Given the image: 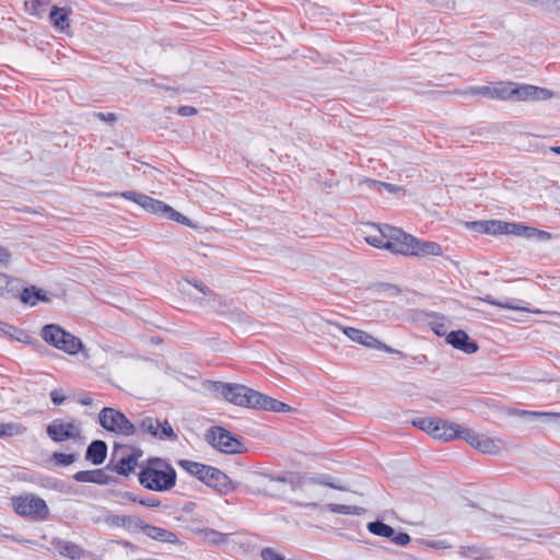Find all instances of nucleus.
I'll return each instance as SVG.
<instances>
[{
    "label": "nucleus",
    "mask_w": 560,
    "mask_h": 560,
    "mask_svg": "<svg viewBox=\"0 0 560 560\" xmlns=\"http://www.w3.org/2000/svg\"><path fill=\"white\" fill-rule=\"evenodd\" d=\"M368 529L376 536L386 537V538H390L395 534V530L392 526H389L385 523L378 522V521L370 522L368 524Z\"/></svg>",
    "instance_id": "obj_33"
},
{
    "label": "nucleus",
    "mask_w": 560,
    "mask_h": 560,
    "mask_svg": "<svg viewBox=\"0 0 560 560\" xmlns=\"http://www.w3.org/2000/svg\"><path fill=\"white\" fill-rule=\"evenodd\" d=\"M50 0H26L24 5L26 11L35 16H43L49 5Z\"/></svg>",
    "instance_id": "obj_28"
},
{
    "label": "nucleus",
    "mask_w": 560,
    "mask_h": 560,
    "mask_svg": "<svg viewBox=\"0 0 560 560\" xmlns=\"http://www.w3.org/2000/svg\"><path fill=\"white\" fill-rule=\"evenodd\" d=\"M177 113L180 115V116H195L197 114V108H195L194 106H180L178 109H177Z\"/></svg>",
    "instance_id": "obj_48"
},
{
    "label": "nucleus",
    "mask_w": 560,
    "mask_h": 560,
    "mask_svg": "<svg viewBox=\"0 0 560 560\" xmlns=\"http://www.w3.org/2000/svg\"><path fill=\"white\" fill-rule=\"evenodd\" d=\"M97 117L101 120L114 122L116 120V115L114 113H97Z\"/></svg>",
    "instance_id": "obj_50"
},
{
    "label": "nucleus",
    "mask_w": 560,
    "mask_h": 560,
    "mask_svg": "<svg viewBox=\"0 0 560 560\" xmlns=\"http://www.w3.org/2000/svg\"><path fill=\"white\" fill-rule=\"evenodd\" d=\"M14 512L32 521H45L49 516V508L45 500L34 493H25L11 498Z\"/></svg>",
    "instance_id": "obj_7"
},
{
    "label": "nucleus",
    "mask_w": 560,
    "mask_h": 560,
    "mask_svg": "<svg viewBox=\"0 0 560 560\" xmlns=\"http://www.w3.org/2000/svg\"><path fill=\"white\" fill-rule=\"evenodd\" d=\"M326 509L332 513L346 514V515H348V514L360 515L362 512V509L358 508V506L335 504V503L327 504Z\"/></svg>",
    "instance_id": "obj_35"
},
{
    "label": "nucleus",
    "mask_w": 560,
    "mask_h": 560,
    "mask_svg": "<svg viewBox=\"0 0 560 560\" xmlns=\"http://www.w3.org/2000/svg\"><path fill=\"white\" fill-rule=\"evenodd\" d=\"M11 260V254L10 252L0 245V265L1 266H8Z\"/></svg>",
    "instance_id": "obj_46"
},
{
    "label": "nucleus",
    "mask_w": 560,
    "mask_h": 560,
    "mask_svg": "<svg viewBox=\"0 0 560 560\" xmlns=\"http://www.w3.org/2000/svg\"><path fill=\"white\" fill-rule=\"evenodd\" d=\"M390 191H394V187L392 185H387Z\"/></svg>",
    "instance_id": "obj_54"
},
{
    "label": "nucleus",
    "mask_w": 560,
    "mask_h": 560,
    "mask_svg": "<svg viewBox=\"0 0 560 560\" xmlns=\"http://www.w3.org/2000/svg\"><path fill=\"white\" fill-rule=\"evenodd\" d=\"M57 548L61 555L71 559H80L83 555L82 549L78 545L70 541H59L57 544Z\"/></svg>",
    "instance_id": "obj_29"
},
{
    "label": "nucleus",
    "mask_w": 560,
    "mask_h": 560,
    "mask_svg": "<svg viewBox=\"0 0 560 560\" xmlns=\"http://www.w3.org/2000/svg\"><path fill=\"white\" fill-rule=\"evenodd\" d=\"M493 84V100L515 102H538L552 97L553 93L545 88L512 81H500Z\"/></svg>",
    "instance_id": "obj_3"
},
{
    "label": "nucleus",
    "mask_w": 560,
    "mask_h": 560,
    "mask_svg": "<svg viewBox=\"0 0 560 560\" xmlns=\"http://www.w3.org/2000/svg\"><path fill=\"white\" fill-rule=\"evenodd\" d=\"M79 402L83 406H90V405H92V398H91V396L88 395V396L80 398Z\"/></svg>",
    "instance_id": "obj_52"
},
{
    "label": "nucleus",
    "mask_w": 560,
    "mask_h": 560,
    "mask_svg": "<svg viewBox=\"0 0 560 560\" xmlns=\"http://www.w3.org/2000/svg\"><path fill=\"white\" fill-rule=\"evenodd\" d=\"M440 423L439 418H417L412 420V424L420 430L435 438L436 424Z\"/></svg>",
    "instance_id": "obj_32"
},
{
    "label": "nucleus",
    "mask_w": 560,
    "mask_h": 560,
    "mask_svg": "<svg viewBox=\"0 0 560 560\" xmlns=\"http://www.w3.org/2000/svg\"><path fill=\"white\" fill-rule=\"evenodd\" d=\"M463 440L483 454L497 455L501 452L502 443L500 440L475 432L469 428L466 429Z\"/></svg>",
    "instance_id": "obj_13"
},
{
    "label": "nucleus",
    "mask_w": 560,
    "mask_h": 560,
    "mask_svg": "<svg viewBox=\"0 0 560 560\" xmlns=\"http://www.w3.org/2000/svg\"><path fill=\"white\" fill-rule=\"evenodd\" d=\"M46 433L55 442L81 440V422L78 420L66 421L63 419H56L47 425Z\"/></svg>",
    "instance_id": "obj_10"
},
{
    "label": "nucleus",
    "mask_w": 560,
    "mask_h": 560,
    "mask_svg": "<svg viewBox=\"0 0 560 560\" xmlns=\"http://www.w3.org/2000/svg\"><path fill=\"white\" fill-rule=\"evenodd\" d=\"M202 534L206 540L214 545H220L226 541V536L214 529H205L202 530Z\"/></svg>",
    "instance_id": "obj_38"
},
{
    "label": "nucleus",
    "mask_w": 560,
    "mask_h": 560,
    "mask_svg": "<svg viewBox=\"0 0 560 560\" xmlns=\"http://www.w3.org/2000/svg\"><path fill=\"white\" fill-rule=\"evenodd\" d=\"M73 478L79 482H92L97 485H105L107 482V476L101 469L81 470L78 471Z\"/></svg>",
    "instance_id": "obj_26"
},
{
    "label": "nucleus",
    "mask_w": 560,
    "mask_h": 560,
    "mask_svg": "<svg viewBox=\"0 0 560 560\" xmlns=\"http://www.w3.org/2000/svg\"><path fill=\"white\" fill-rule=\"evenodd\" d=\"M108 196H120L124 199H127L129 201H132L140 206L144 211L161 215L165 219L182 223L184 225H190V221L187 217L179 213L175 209H173L171 206L166 205L165 202L154 199L148 195H144L142 192H138L135 190H127L122 191L120 194H108Z\"/></svg>",
    "instance_id": "obj_6"
},
{
    "label": "nucleus",
    "mask_w": 560,
    "mask_h": 560,
    "mask_svg": "<svg viewBox=\"0 0 560 560\" xmlns=\"http://www.w3.org/2000/svg\"><path fill=\"white\" fill-rule=\"evenodd\" d=\"M269 479L267 476L261 474H254L250 480V485L248 486V491L250 493H266V481Z\"/></svg>",
    "instance_id": "obj_34"
},
{
    "label": "nucleus",
    "mask_w": 560,
    "mask_h": 560,
    "mask_svg": "<svg viewBox=\"0 0 560 560\" xmlns=\"http://www.w3.org/2000/svg\"><path fill=\"white\" fill-rule=\"evenodd\" d=\"M139 503L144 505V506H149V508H155V506H159L160 502L159 500L156 499H145V500H139Z\"/></svg>",
    "instance_id": "obj_51"
},
{
    "label": "nucleus",
    "mask_w": 560,
    "mask_h": 560,
    "mask_svg": "<svg viewBox=\"0 0 560 560\" xmlns=\"http://www.w3.org/2000/svg\"><path fill=\"white\" fill-rule=\"evenodd\" d=\"M446 341L454 348L462 350L465 353L471 354L478 350L476 342L469 340V336L464 330L451 331Z\"/></svg>",
    "instance_id": "obj_22"
},
{
    "label": "nucleus",
    "mask_w": 560,
    "mask_h": 560,
    "mask_svg": "<svg viewBox=\"0 0 560 560\" xmlns=\"http://www.w3.org/2000/svg\"><path fill=\"white\" fill-rule=\"evenodd\" d=\"M24 432H26V428L23 427L19 422H8V423L0 422V438L1 439L19 436V435H22Z\"/></svg>",
    "instance_id": "obj_27"
},
{
    "label": "nucleus",
    "mask_w": 560,
    "mask_h": 560,
    "mask_svg": "<svg viewBox=\"0 0 560 560\" xmlns=\"http://www.w3.org/2000/svg\"><path fill=\"white\" fill-rule=\"evenodd\" d=\"M98 421L106 431L114 432L116 434L129 436L136 432V427L126 418V416L114 408H103L100 412Z\"/></svg>",
    "instance_id": "obj_9"
},
{
    "label": "nucleus",
    "mask_w": 560,
    "mask_h": 560,
    "mask_svg": "<svg viewBox=\"0 0 560 560\" xmlns=\"http://www.w3.org/2000/svg\"><path fill=\"white\" fill-rule=\"evenodd\" d=\"M142 173L150 177H156V175L160 174L161 172L150 165L143 164Z\"/></svg>",
    "instance_id": "obj_49"
},
{
    "label": "nucleus",
    "mask_w": 560,
    "mask_h": 560,
    "mask_svg": "<svg viewBox=\"0 0 560 560\" xmlns=\"http://www.w3.org/2000/svg\"><path fill=\"white\" fill-rule=\"evenodd\" d=\"M52 459L57 465L68 466L75 462L77 455L56 452L52 454Z\"/></svg>",
    "instance_id": "obj_41"
},
{
    "label": "nucleus",
    "mask_w": 560,
    "mask_h": 560,
    "mask_svg": "<svg viewBox=\"0 0 560 560\" xmlns=\"http://www.w3.org/2000/svg\"><path fill=\"white\" fill-rule=\"evenodd\" d=\"M505 228V222L503 221H487L485 222V231L489 234H503Z\"/></svg>",
    "instance_id": "obj_40"
},
{
    "label": "nucleus",
    "mask_w": 560,
    "mask_h": 560,
    "mask_svg": "<svg viewBox=\"0 0 560 560\" xmlns=\"http://www.w3.org/2000/svg\"><path fill=\"white\" fill-rule=\"evenodd\" d=\"M140 530L148 537L155 539V540L170 542V544H176L178 541V538L174 533H172L167 529L161 528V527L145 524L143 520H142V527H140Z\"/></svg>",
    "instance_id": "obj_23"
},
{
    "label": "nucleus",
    "mask_w": 560,
    "mask_h": 560,
    "mask_svg": "<svg viewBox=\"0 0 560 560\" xmlns=\"http://www.w3.org/2000/svg\"><path fill=\"white\" fill-rule=\"evenodd\" d=\"M50 399L54 402V405L59 406L65 402L66 395L62 389L56 388L50 392Z\"/></svg>",
    "instance_id": "obj_44"
},
{
    "label": "nucleus",
    "mask_w": 560,
    "mask_h": 560,
    "mask_svg": "<svg viewBox=\"0 0 560 560\" xmlns=\"http://www.w3.org/2000/svg\"><path fill=\"white\" fill-rule=\"evenodd\" d=\"M104 522L112 528H124L129 533H137L142 527V518L136 515L107 514Z\"/></svg>",
    "instance_id": "obj_18"
},
{
    "label": "nucleus",
    "mask_w": 560,
    "mask_h": 560,
    "mask_svg": "<svg viewBox=\"0 0 560 560\" xmlns=\"http://www.w3.org/2000/svg\"><path fill=\"white\" fill-rule=\"evenodd\" d=\"M195 288L203 294V298L195 296L192 293H189L191 298L199 302L200 305L207 307L213 312H217L221 315H228L234 313V303L233 300L228 299L225 296L214 295L210 290L206 287L195 285Z\"/></svg>",
    "instance_id": "obj_11"
},
{
    "label": "nucleus",
    "mask_w": 560,
    "mask_h": 560,
    "mask_svg": "<svg viewBox=\"0 0 560 560\" xmlns=\"http://www.w3.org/2000/svg\"><path fill=\"white\" fill-rule=\"evenodd\" d=\"M141 455V451L130 450L126 446H116L114 450V458H116L115 471L119 475L128 476L137 467Z\"/></svg>",
    "instance_id": "obj_14"
},
{
    "label": "nucleus",
    "mask_w": 560,
    "mask_h": 560,
    "mask_svg": "<svg viewBox=\"0 0 560 560\" xmlns=\"http://www.w3.org/2000/svg\"><path fill=\"white\" fill-rule=\"evenodd\" d=\"M202 482L221 494H229L236 489L235 483L230 477L214 467H210V471L203 476Z\"/></svg>",
    "instance_id": "obj_16"
},
{
    "label": "nucleus",
    "mask_w": 560,
    "mask_h": 560,
    "mask_svg": "<svg viewBox=\"0 0 560 560\" xmlns=\"http://www.w3.org/2000/svg\"><path fill=\"white\" fill-rule=\"evenodd\" d=\"M95 358L96 361L91 364L93 368L103 369L106 366L108 353L105 350H101L95 353Z\"/></svg>",
    "instance_id": "obj_43"
},
{
    "label": "nucleus",
    "mask_w": 560,
    "mask_h": 560,
    "mask_svg": "<svg viewBox=\"0 0 560 560\" xmlns=\"http://www.w3.org/2000/svg\"><path fill=\"white\" fill-rule=\"evenodd\" d=\"M21 300L25 304L36 305L38 301H48L42 291L35 287L26 288L21 294Z\"/></svg>",
    "instance_id": "obj_30"
},
{
    "label": "nucleus",
    "mask_w": 560,
    "mask_h": 560,
    "mask_svg": "<svg viewBox=\"0 0 560 560\" xmlns=\"http://www.w3.org/2000/svg\"><path fill=\"white\" fill-rule=\"evenodd\" d=\"M40 337L46 343L69 355H75L81 352L84 360L90 359V354L84 349L81 339L57 324L45 325L40 330Z\"/></svg>",
    "instance_id": "obj_5"
},
{
    "label": "nucleus",
    "mask_w": 560,
    "mask_h": 560,
    "mask_svg": "<svg viewBox=\"0 0 560 560\" xmlns=\"http://www.w3.org/2000/svg\"><path fill=\"white\" fill-rule=\"evenodd\" d=\"M107 455V445L104 441H93L86 450V459L94 465H101L104 463Z\"/></svg>",
    "instance_id": "obj_24"
},
{
    "label": "nucleus",
    "mask_w": 560,
    "mask_h": 560,
    "mask_svg": "<svg viewBox=\"0 0 560 560\" xmlns=\"http://www.w3.org/2000/svg\"><path fill=\"white\" fill-rule=\"evenodd\" d=\"M386 250L402 256H442V246L436 242H422L405 231L390 226L387 229Z\"/></svg>",
    "instance_id": "obj_2"
},
{
    "label": "nucleus",
    "mask_w": 560,
    "mask_h": 560,
    "mask_svg": "<svg viewBox=\"0 0 560 560\" xmlns=\"http://www.w3.org/2000/svg\"><path fill=\"white\" fill-rule=\"evenodd\" d=\"M0 331L4 336H8L9 338L20 342H25L28 339V336L25 331L5 323H0Z\"/></svg>",
    "instance_id": "obj_31"
},
{
    "label": "nucleus",
    "mask_w": 560,
    "mask_h": 560,
    "mask_svg": "<svg viewBox=\"0 0 560 560\" xmlns=\"http://www.w3.org/2000/svg\"><path fill=\"white\" fill-rule=\"evenodd\" d=\"M72 8L70 5L58 7L52 5L49 12V21L51 25L59 32L69 34L70 32V14Z\"/></svg>",
    "instance_id": "obj_20"
},
{
    "label": "nucleus",
    "mask_w": 560,
    "mask_h": 560,
    "mask_svg": "<svg viewBox=\"0 0 560 560\" xmlns=\"http://www.w3.org/2000/svg\"><path fill=\"white\" fill-rule=\"evenodd\" d=\"M435 438L441 441H451L456 438H464L467 428L446 420L440 419V423L436 424Z\"/></svg>",
    "instance_id": "obj_21"
},
{
    "label": "nucleus",
    "mask_w": 560,
    "mask_h": 560,
    "mask_svg": "<svg viewBox=\"0 0 560 560\" xmlns=\"http://www.w3.org/2000/svg\"><path fill=\"white\" fill-rule=\"evenodd\" d=\"M390 225H384V226H380V225H376V224H365L362 229H361V233H362V236L364 238V241L375 247V248H380V249H386V246H387V229H389Z\"/></svg>",
    "instance_id": "obj_17"
},
{
    "label": "nucleus",
    "mask_w": 560,
    "mask_h": 560,
    "mask_svg": "<svg viewBox=\"0 0 560 560\" xmlns=\"http://www.w3.org/2000/svg\"><path fill=\"white\" fill-rule=\"evenodd\" d=\"M522 415L529 416V417H536V418H542L548 423L552 422H560V413L555 412H536V411H522Z\"/></svg>",
    "instance_id": "obj_39"
},
{
    "label": "nucleus",
    "mask_w": 560,
    "mask_h": 560,
    "mask_svg": "<svg viewBox=\"0 0 560 560\" xmlns=\"http://www.w3.org/2000/svg\"><path fill=\"white\" fill-rule=\"evenodd\" d=\"M481 301L488 303V304H491V305H494V306H499V307H502V308H508V310H513V311H528L527 307H524V306H521L518 304H514L512 302H500V301H497L495 299H493L491 295H486L485 298H481L480 299Z\"/></svg>",
    "instance_id": "obj_37"
},
{
    "label": "nucleus",
    "mask_w": 560,
    "mask_h": 560,
    "mask_svg": "<svg viewBox=\"0 0 560 560\" xmlns=\"http://www.w3.org/2000/svg\"><path fill=\"white\" fill-rule=\"evenodd\" d=\"M178 465L187 471L189 475L198 478L200 481L203 480V476H206L207 472L210 471V467L208 465L197 463L189 459H180L178 462Z\"/></svg>",
    "instance_id": "obj_25"
},
{
    "label": "nucleus",
    "mask_w": 560,
    "mask_h": 560,
    "mask_svg": "<svg viewBox=\"0 0 560 560\" xmlns=\"http://www.w3.org/2000/svg\"><path fill=\"white\" fill-rule=\"evenodd\" d=\"M260 557L262 560H284V557L281 556L272 548H264L260 552Z\"/></svg>",
    "instance_id": "obj_42"
},
{
    "label": "nucleus",
    "mask_w": 560,
    "mask_h": 560,
    "mask_svg": "<svg viewBox=\"0 0 560 560\" xmlns=\"http://www.w3.org/2000/svg\"><path fill=\"white\" fill-rule=\"evenodd\" d=\"M503 234H513L526 238H537L539 241H549L551 238V234L549 232L541 231L533 226H526L521 223L505 222Z\"/></svg>",
    "instance_id": "obj_19"
},
{
    "label": "nucleus",
    "mask_w": 560,
    "mask_h": 560,
    "mask_svg": "<svg viewBox=\"0 0 560 560\" xmlns=\"http://www.w3.org/2000/svg\"><path fill=\"white\" fill-rule=\"evenodd\" d=\"M390 538L396 545L399 546H405L410 541V536L406 533H399L397 535L394 534Z\"/></svg>",
    "instance_id": "obj_45"
},
{
    "label": "nucleus",
    "mask_w": 560,
    "mask_h": 560,
    "mask_svg": "<svg viewBox=\"0 0 560 560\" xmlns=\"http://www.w3.org/2000/svg\"><path fill=\"white\" fill-rule=\"evenodd\" d=\"M492 89H493L492 83H490L488 85H483V86H470L463 94L471 95V96L480 95V96L493 100Z\"/></svg>",
    "instance_id": "obj_36"
},
{
    "label": "nucleus",
    "mask_w": 560,
    "mask_h": 560,
    "mask_svg": "<svg viewBox=\"0 0 560 560\" xmlns=\"http://www.w3.org/2000/svg\"><path fill=\"white\" fill-rule=\"evenodd\" d=\"M212 389L226 401L246 408L288 412L291 407L257 390L240 384L214 382Z\"/></svg>",
    "instance_id": "obj_1"
},
{
    "label": "nucleus",
    "mask_w": 560,
    "mask_h": 560,
    "mask_svg": "<svg viewBox=\"0 0 560 560\" xmlns=\"http://www.w3.org/2000/svg\"><path fill=\"white\" fill-rule=\"evenodd\" d=\"M140 483L153 491H166L175 486L176 471L166 462L154 458L139 475Z\"/></svg>",
    "instance_id": "obj_4"
},
{
    "label": "nucleus",
    "mask_w": 560,
    "mask_h": 560,
    "mask_svg": "<svg viewBox=\"0 0 560 560\" xmlns=\"http://www.w3.org/2000/svg\"><path fill=\"white\" fill-rule=\"evenodd\" d=\"M10 278L5 273H0V295L9 291Z\"/></svg>",
    "instance_id": "obj_47"
},
{
    "label": "nucleus",
    "mask_w": 560,
    "mask_h": 560,
    "mask_svg": "<svg viewBox=\"0 0 560 560\" xmlns=\"http://www.w3.org/2000/svg\"><path fill=\"white\" fill-rule=\"evenodd\" d=\"M140 429L160 440L175 441L177 439V434L167 420L160 421L159 419L148 417L141 421Z\"/></svg>",
    "instance_id": "obj_15"
},
{
    "label": "nucleus",
    "mask_w": 560,
    "mask_h": 560,
    "mask_svg": "<svg viewBox=\"0 0 560 560\" xmlns=\"http://www.w3.org/2000/svg\"><path fill=\"white\" fill-rule=\"evenodd\" d=\"M557 3H558V9H560V0H558Z\"/></svg>",
    "instance_id": "obj_55"
},
{
    "label": "nucleus",
    "mask_w": 560,
    "mask_h": 560,
    "mask_svg": "<svg viewBox=\"0 0 560 560\" xmlns=\"http://www.w3.org/2000/svg\"><path fill=\"white\" fill-rule=\"evenodd\" d=\"M549 151H551V152H553L556 154H560V145L559 147H550Z\"/></svg>",
    "instance_id": "obj_53"
},
{
    "label": "nucleus",
    "mask_w": 560,
    "mask_h": 560,
    "mask_svg": "<svg viewBox=\"0 0 560 560\" xmlns=\"http://www.w3.org/2000/svg\"><path fill=\"white\" fill-rule=\"evenodd\" d=\"M328 326H334L340 330L353 342H357L363 347H366L369 349H377L383 350L388 353H393L394 350L388 347L387 345L380 341L374 336L370 335L369 332L354 328V327H342L337 323L327 322Z\"/></svg>",
    "instance_id": "obj_12"
},
{
    "label": "nucleus",
    "mask_w": 560,
    "mask_h": 560,
    "mask_svg": "<svg viewBox=\"0 0 560 560\" xmlns=\"http://www.w3.org/2000/svg\"><path fill=\"white\" fill-rule=\"evenodd\" d=\"M206 439L214 448L222 453L241 454L246 450L244 443L238 438L221 427L211 428Z\"/></svg>",
    "instance_id": "obj_8"
}]
</instances>
